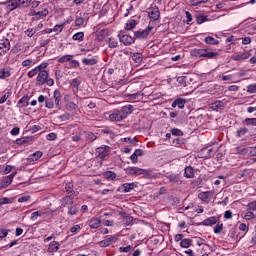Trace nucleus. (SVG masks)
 <instances>
[{"label": "nucleus", "instance_id": "12", "mask_svg": "<svg viewBox=\"0 0 256 256\" xmlns=\"http://www.w3.org/2000/svg\"><path fill=\"white\" fill-rule=\"evenodd\" d=\"M133 113V105H126L123 106L120 110V114L124 119H127L128 115H131Z\"/></svg>", "mask_w": 256, "mask_h": 256}, {"label": "nucleus", "instance_id": "21", "mask_svg": "<svg viewBox=\"0 0 256 256\" xmlns=\"http://www.w3.org/2000/svg\"><path fill=\"white\" fill-rule=\"evenodd\" d=\"M59 247H61V244L57 241H53L48 246L49 253H57L59 251Z\"/></svg>", "mask_w": 256, "mask_h": 256}, {"label": "nucleus", "instance_id": "33", "mask_svg": "<svg viewBox=\"0 0 256 256\" xmlns=\"http://www.w3.org/2000/svg\"><path fill=\"white\" fill-rule=\"evenodd\" d=\"M247 133H249V129L245 128V127H241L237 130L236 132V137H244V135H247Z\"/></svg>", "mask_w": 256, "mask_h": 256}, {"label": "nucleus", "instance_id": "34", "mask_svg": "<svg viewBox=\"0 0 256 256\" xmlns=\"http://www.w3.org/2000/svg\"><path fill=\"white\" fill-rule=\"evenodd\" d=\"M29 141H32L31 137L18 138L16 140V145H25V143H29Z\"/></svg>", "mask_w": 256, "mask_h": 256}, {"label": "nucleus", "instance_id": "15", "mask_svg": "<svg viewBox=\"0 0 256 256\" xmlns=\"http://www.w3.org/2000/svg\"><path fill=\"white\" fill-rule=\"evenodd\" d=\"M61 91L59 90H55L53 93V99H54V103L57 109H61V106L59 103H61Z\"/></svg>", "mask_w": 256, "mask_h": 256}, {"label": "nucleus", "instance_id": "8", "mask_svg": "<svg viewBox=\"0 0 256 256\" xmlns=\"http://www.w3.org/2000/svg\"><path fill=\"white\" fill-rule=\"evenodd\" d=\"M47 79H49V72L41 71L40 73H38V76L36 78L37 85H45Z\"/></svg>", "mask_w": 256, "mask_h": 256}, {"label": "nucleus", "instance_id": "40", "mask_svg": "<svg viewBox=\"0 0 256 256\" xmlns=\"http://www.w3.org/2000/svg\"><path fill=\"white\" fill-rule=\"evenodd\" d=\"M206 21H209V19H207V16H205V15L196 16V23L198 25H201V24L205 23Z\"/></svg>", "mask_w": 256, "mask_h": 256}, {"label": "nucleus", "instance_id": "52", "mask_svg": "<svg viewBox=\"0 0 256 256\" xmlns=\"http://www.w3.org/2000/svg\"><path fill=\"white\" fill-rule=\"evenodd\" d=\"M221 231H223V223L218 222L214 227V233L219 234Z\"/></svg>", "mask_w": 256, "mask_h": 256}, {"label": "nucleus", "instance_id": "54", "mask_svg": "<svg viewBox=\"0 0 256 256\" xmlns=\"http://www.w3.org/2000/svg\"><path fill=\"white\" fill-rule=\"evenodd\" d=\"M209 0H191L190 3L192 7H197V5H201V3H207Z\"/></svg>", "mask_w": 256, "mask_h": 256}, {"label": "nucleus", "instance_id": "45", "mask_svg": "<svg viewBox=\"0 0 256 256\" xmlns=\"http://www.w3.org/2000/svg\"><path fill=\"white\" fill-rule=\"evenodd\" d=\"M172 135H174L175 137H183V132L181 131V129L178 128H173L171 130Z\"/></svg>", "mask_w": 256, "mask_h": 256}, {"label": "nucleus", "instance_id": "28", "mask_svg": "<svg viewBox=\"0 0 256 256\" xmlns=\"http://www.w3.org/2000/svg\"><path fill=\"white\" fill-rule=\"evenodd\" d=\"M137 27V20L132 19L128 23H126L125 29L126 31H131Z\"/></svg>", "mask_w": 256, "mask_h": 256}, {"label": "nucleus", "instance_id": "64", "mask_svg": "<svg viewBox=\"0 0 256 256\" xmlns=\"http://www.w3.org/2000/svg\"><path fill=\"white\" fill-rule=\"evenodd\" d=\"M250 157H256V146L249 149Z\"/></svg>", "mask_w": 256, "mask_h": 256}, {"label": "nucleus", "instance_id": "42", "mask_svg": "<svg viewBox=\"0 0 256 256\" xmlns=\"http://www.w3.org/2000/svg\"><path fill=\"white\" fill-rule=\"evenodd\" d=\"M12 95V92L10 89L6 90V93L0 98V105H3L5 101H7V98Z\"/></svg>", "mask_w": 256, "mask_h": 256}, {"label": "nucleus", "instance_id": "36", "mask_svg": "<svg viewBox=\"0 0 256 256\" xmlns=\"http://www.w3.org/2000/svg\"><path fill=\"white\" fill-rule=\"evenodd\" d=\"M86 140L88 141V143H93V141H97V136L93 134V132H87Z\"/></svg>", "mask_w": 256, "mask_h": 256}, {"label": "nucleus", "instance_id": "56", "mask_svg": "<svg viewBox=\"0 0 256 256\" xmlns=\"http://www.w3.org/2000/svg\"><path fill=\"white\" fill-rule=\"evenodd\" d=\"M79 213V209L71 206L68 208V215H77Z\"/></svg>", "mask_w": 256, "mask_h": 256}, {"label": "nucleus", "instance_id": "13", "mask_svg": "<svg viewBox=\"0 0 256 256\" xmlns=\"http://www.w3.org/2000/svg\"><path fill=\"white\" fill-rule=\"evenodd\" d=\"M9 49H11V41H9V39L2 40L0 43V51H2L3 55H5Z\"/></svg>", "mask_w": 256, "mask_h": 256}, {"label": "nucleus", "instance_id": "19", "mask_svg": "<svg viewBox=\"0 0 256 256\" xmlns=\"http://www.w3.org/2000/svg\"><path fill=\"white\" fill-rule=\"evenodd\" d=\"M29 96H23L17 103V107L23 108V107H29V101H30Z\"/></svg>", "mask_w": 256, "mask_h": 256}, {"label": "nucleus", "instance_id": "43", "mask_svg": "<svg viewBox=\"0 0 256 256\" xmlns=\"http://www.w3.org/2000/svg\"><path fill=\"white\" fill-rule=\"evenodd\" d=\"M185 103H187V101L183 98L176 99V105L179 109H183L185 107Z\"/></svg>", "mask_w": 256, "mask_h": 256}, {"label": "nucleus", "instance_id": "35", "mask_svg": "<svg viewBox=\"0 0 256 256\" xmlns=\"http://www.w3.org/2000/svg\"><path fill=\"white\" fill-rule=\"evenodd\" d=\"M73 59V55H64L58 59V63H69Z\"/></svg>", "mask_w": 256, "mask_h": 256}, {"label": "nucleus", "instance_id": "48", "mask_svg": "<svg viewBox=\"0 0 256 256\" xmlns=\"http://www.w3.org/2000/svg\"><path fill=\"white\" fill-rule=\"evenodd\" d=\"M37 73H39V70L37 69V67H35L28 72L27 77H29V79H33V77H35Z\"/></svg>", "mask_w": 256, "mask_h": 256}, {"label": "nucleus", "instance_id": "58", "mask_svg": "<svg viewBox=\"0 0 256 256\" xmlns=\"http://www.w3.org/2000/svg\"><path fill=\"white\" fill-rule=\"evenodd\" d=\"M248 93H256V84H250L247 86Z\"/></svg>", "mask_w": 256, "mask_h": 256}, {"label": "nucleus", "instance_id": "38", "mask_svg": "<svg viewBox=\"0 0 256 256\" xmlns=\"http://www.w3.org/2000/svg\"><path fill=\"white\" fill-rule=\"evenodd\" d=\"M132 60L135 61L136 63H141L143 61V54H141V53H134L132 55Z\"/></svg>", "mask_w": 256, "mask_h": 256}, {"label": "nucleus", "instance_id": "31", "mask_svg": "<svg viewBox=\"0 0 256 256\" xmlns=\"http://www.w3.org/2000/svg\"><path fill=\"white\" fill-rule=\"evenodd\" d=\"M189 81V78L187 76H179L177 78V83L181 85L182 87H187V82Z\"/></svg>", "mask_w": 256, "mask_h": 256}, {"label": "nucleus", "instance_id": "23", "mask_svg": "<svg viewBox=\"0 0 256 256\" xmlns=\"http://www.w3.org/2000/svg\"><path fill=\"white\" fill-rule=\"evenodd\" d=\"M8 77H11V68L6 67L0 69V79H7Z\"/></svg>", "mask_w": 256, "mask_h": 256}, {"label": "nucleus", "instance_id": "26", "mask_svg": "<svg viewBox=\"0 0 256 256\" xmlns=\"http://www.w3.org/2000/svg\"><path fill=\"white\" fill-rule=\"evenodd\" d=\"M103 176L105 177V179H108V181H113L117 178V174L113 171H106L103 173Z\"/></svg>", "mask_w": 256, "mask_h": 256}, {"label": "nucleus", "instance_id": "24", "mask_svg": "<svg viewBox=\"0 0 256 256\" xmlns=\"http://www.w3.org/2000/svg\"><path fill=\"white\" fill-rule=\"evenodd\" d=\"M122 217H123V225H125V227L131 225V223H133V217L127 215V213H122Z\"/></svg>", "mask_w": 256, "mask_h": 256}, {"label": "nucleus", "instance_id": "49", "mask_svg": "<svg viewBox=\"0 0 256 256\" xmlns=\"http://www.w3.org/2000/svg\"><path fill=\"white\" fill-rule=\"evenodd\" d=\"M32 157V161H37L38 159H41V157H43V152L36 151L33 153Z\"/></svg>", "mask_w": 256, "mask_h": 256}, {"label": "nucleus", "instance_id": "50", "mask_svg": "<svg viewBox=\"0 0 256 256\" xmlns=\"http://www.w3.org/2000/svg\"><path fill=\"white\" fill-rule=\"evenodd\" d=\"M247 211H256V200L247 204Z\"/></svg>", "mask_w": 256, "mask_h": 256}, {"label": "nucleus", "instance_id": "41", "mask_svg": "<svg viewBox=\"0 0 256 256\" xmlns=\"http://www.w3.org/2000/svg\"><path fill=\"white\" fill-rule=\"evenodd\" d=\"M244 123L245 125L256 127V118H246Z\"/></svg>", "mask_w": 256, "mask_h": 256}, {"label": "nucleus", "instance_id": "61", "mask_svg": "<svg viewBox=\"0 0 256 256\" xmlns=\"http://www.w3.org/2000/svg\"><path fill=\"white\" fill-rule=\"evenodd\" d=\"M53 31H54L55 33H61V32L63 31V24H61V25H59V24L55 25L54 28H53Z\"/></svg>", "mask_w": 256, "mask_h": 256}, {"label": "nucleus", "instance_id": "55", "mask_svg": "<svg viewBox=\"0 0 256 256\" xmlns=\"http://www.w3.org/2000/svg\"><path fill=\"white\" fill-rule=\"evenodd\" d=\"M66 193L71 194L73 193V184L71 182H67L65 185Z\"/></svg>", "mask_w": 256, "mask_h": 256}, {"label": "nucleus", "instance_id": "57", "mask_svg": "<svg viewBox=\"0 0 256 256\" xmlns=\"http://www.w3.org/2000/svg\"><path fill=\"white\" fill-rule=\"evenodd\" d=\"M132 249V246L131 245H128L126 247H120L119 248V251L120 253H129Z\"/></svg>", "mask_w": 256, "mask_h": 256}, {"label": "nucleus", "instance_id": "62", "mask_svg": "<svg viewBox=\"0 0 256 256\" xmlns=\"http://www.w3.org/2000/svg\"><path fill=\"white\" fill-rule=\"evenodd\" d=\"M127 141L130 142L131 145H137V139L135 138H131V137L124 138V142L127 143Z\"/></svg>", "mask_w": 256, "mask_h": 256}, {"label": "nucleus", "instance_id": "5", "mask_svg": "<svg viewBox=\"0 0 256 256\" xmlns=\"http://www.w3.org/2000/svg\"><path fill=\"white\" fill-rule=\"evenodd\" d=\"M120 43H123V45L129 46L133 45L135 43V38L131 37L130 35L125 34V32H120L118 34Z\"/></svg>", "mask_w": 256, "mask_h": 256}, {"label": "nucleus", "instance_id": "30", "mask_svg": "<svg viewBox=\"0 0 256 256\" xmlns=\"http://www.w3.org/2000/svg\"><path fill=\"white\" fill-rule=\"evenodd\" d=\"M83 65H97L98 61L95 58H84L82 59Z\"/></svg>", "mask_w": 256, "mask_h": 256}, {"label": "nucleus", "instance_id": "9", "mask_svg": "<svg viewBox=\"0 0 256 256\" xmlns=\"http://www.w3.org/2000/svg\"><path fill=\"white\" fill-rule=\"evenodd\" d=\"M135 187H137V184H135L133 182L132 183H124L118 188V191H121L122 193H131V191H133V189H135Z\"/></svg>", "mask_w": 256, "mask_h": 256}, {"label": "nucleus", "instance_id": "10", "mask_svg": "<svg viewBox=\"0 0 256 256\" xmlns=\"http://www.w3.org/2000/svg\"><path fill=\"white\" fill-rule=\"evenodd\" d=\"M251 57V53L249 51H244L242 53L236 54L232 56L233 61H245Z\"/></svg>", "mask_w": 256, "mask_h": 256}, {"label": "nucleus", "instance_id": "1", "mask_svg": "<svg viewBox=\"0 0 256 256\" xmlns=\"http://www.w3.org/2000/svg\"><path fill=\"white\" fill-rule=\"evenodd\" d=\"M192 55L194 57L198 58H205V59H217L219 56V52H213L209 48H204V49H194L192 51Z\"/></svg>", "mask_w": 256, "mask_h": 256}, {"label": "nucleus", "instance_id": "16", "mask_svg": "<svg viewBox=\"0 0 256 256\" xmlns=\"http://www.w3.org/2000/svg\"><path fill=\"white\" fill-rule=\"evenodd\" d=\"M184 177H186V179H193V177H195V169L191 166H187L184 169Z\"/></svg>", "mask_w": 256, "mask_h": 256}, {"label": "nucleus", "instance_id": "22", "mask_svg": "<svg viewBox=\"0 0 256 256\" xmlns=\"http://www.w3.org/2000/svg\"><path fill=\"white\" fill-rule=\"evenodd\" d=\"M149 37L148 31L138 30L134 32V38L136 39H147Z\"/></svg>", "mask_w": 256, "mask_h": 256}, {"label": "nucleus", "instance_id": "37", "mask_svg": "<svg viewBox=\"0 0 256 256\" xmlns=\"http://www.w3.org/2000/svg\"><path fill=\"white\" fill-rule=\"evenodd\" d=\"M118 45H119V42L117 41V39L115 38L108 39V47H110V49H115V47H117Z\"/></svg>", "mask_w": 256, "mask_h": 256}, {"label": "nucleus", "instance_id": "14", "mask_svg": "<svg viewBox=\"0 0 256 256\" xmlns=\"http://www.w3.org/2000/svg\"><path fill=\"white\" fill-rule=\"evenodd\" d=\"M224 108H225V102L220 100H216L215 102L210 104V109H213V111H219Z\"/></svg>", "mask_w": 256, "mask_h": 256}, {"label": "nucleus", "instance_id": "7", "mask_svg": "<svg viewBox=\"0 0 256 256\" xmlns=\"http://www.w3.org/2000/svg\"><path fill=\"white\" fill-rule=\"evenodd\" d=\"M148 17L152 21H159V18L161 17V12L159 11V7L154 6L150 8V11L148 12Z\"/></svg>", "mask_w": 256, "mask_h": 256}, {"label": "nucleus", "instance_id": "63", "mask_svg": "<svg viewBox=\"0 0 256 256\" xmlns=\"http://www.w3.org/2000/svg\"><path fill=\"white\" fill-rule=\"evenodd\" d=\"M31 63H33L32 59H26L22 62V67H31Z\"/></svg>", "mask_w": 256, "mask_h": 256}, {"label": "nucleus", "instance_id": "18", "mask_svg": "<svg viewBox=\"0 0 256 256\" xmlns=\"http://www.w3.org/2000/svg\"><path fill=\"white\" fill-rule=\"evenodd\" d=\"M117 241V238L115 236H111L109 238H106L100 242V247H109L111 243H115Z\"/></svg>", "mask_w": 256, "mask_h": 256}, {"label": "nucleus", "instance_id": "59", "mask_svg": "<svg viewBox=\"0 0 256 256\" xmlns=\"http://www.w3.org/2000/svg\"><path fill=\"white\" fill-rule=\"evenodd\" d=\"M59 119H61V121H69V119H71V114L66 112V113L62 114L59 117Z\"/></svg>", "mask_w": 256, "mask_h": 256}, {"label": "nucleus", "instance_id": "17", "mask_svg": "<svg viewBox=\"0 0 256 256\" xmlns=\"http://www.w3.org/2000/svg\"><path fill=\"white\" fill-rule=\"evenodd\" d=\"M88 225L91 229H99L101 226V219L99 218H92L89 220Z\"/></svg>", "mask_w": 256, "mask_h": 256}, {"label": "nucleus", "instance_id": "60", "mask_svg": "<svg viewBox=\"0 0 256 256\" xmlns=\"http://www.w3.org/2000/svg\"><path fill=\"white\" fill-rule=\"evenodd\" d=\"M69 67L77 69V67H79V61H77V60H70L69 61Z\"/></svg>", "mask_w": 256, "mask_h": 256}, {"label": "nucleus", "instance_id": "3", "mask_svg": "<svg viewBox=\"0 0 256 256\" xmlns=\"http://www.w3.org/2000/svg\"><path fill=\"white\" fill-rule=\"evenodd\" d=\"M126 173L128 175H135V176L146 175L147 177H149V170H145L137 167H128L126 169Z\"/></svg>", "mask_w": 256, "mask_h": 256}, {"label": "nucleus", "instance_id": "39", "mask_svg": "<svg viewBox=\"0 0 256 256\" xmlns=\"http://www.w3.org/2000/svg\"><path fill=\"white\" fill-rule=\"evenodd\" d=\"M85 37V33L83 32H77L72 36L73 41H83V38Z\"/></svg>", "mask_w": 256, "mask_h": 256}, {"label": "nucleus", "instance_id": "25", "mask_svg": "<svg viewBox=\"0 0 256 256\" xmlns=\"http://www.w3.org/2000/svg\"><path fill=\"white\" fill-rule=\"evenodd\" d=\"M109 119L110 121H123L125 118H123L121 112L118 111L117 113L110 114Z\"/></svg>", "mask_w": 256, "mask_h": 256}, {"label": "nucleus", "instance_id": "32", "mask_svg": "<svg viewBox=\"0 0 256 256\" xmlns=\"http://www.w3.org/2000/svg\"><path fill=\"white\" fill-rule=\"evenodd\" d=\"M204 41L207 45H219V40H216L212 36H207Z\"/></svg>", "mask_w": 256, "mask_h": 256}, {"label": "nucleus", "instance_id": "6", "mask_svg": "<svg viewBox=\"0 0 256 256\" xmlns=\"http://www.w3.org/2000/svg\"><path fill=\"white\" fill-rule=\"evenodd\" d=\"M17 175V171L13 172L12 174L8 175L4 180L0 182V189H7L11 183H13V179Z\"/></svg>", "mask_w": 256, "mask_h": 256}, {"label": "nucleus", "instance_id": "2", "mask_svg": "<svg viewBox=\"0 0 256 256\" xmlns=\"http://www.w3.org/2000/svg\"><path fill=\"white\" fill-rule=\"evenodd\" d=\"M32 0H9L5 2L8 11H15L17 7H29Z\"/></svg>", "mask_w": 256, "mask_h": 256}, {"label": "nucleus", "instance_id": "11", "mask_svg": "<svg viewBox=\"0 0 256 256\" xmlns=\"http://www.w3.org/2000/svg\"><path fill=\"white\" fill-rule=\"evenodd\" d=\"M213 197V192L206 191V192H200L198 194V198H200L201 201H204V203H209Z\"/></svg>", "mask_w": 256, "mask_h": 256}, {"label": "nucleus", "instance_id": "53", "mask_svg": "<svg viewBox=\"0 0 256 256\" xmlns=\"http://www.w3.org/2000/svg\"><path fill=\"white\" fill-rule=\"evenodd\" d=\"M79 85H81V80H79L78 78H74L71 82V86L75 89H79Z\"/></svg>", "mask_w": 256, "mask_h": 256}, {"label": "nucleus", "instance_id": "29", "mask_svg": "<svg viewBox=\"0 0 256 256\" xmlns=\"http://www.w3.org/2000/svg\"><path fill=\"white\" fill-rule=\"evenodd\" d=\"M67 205H73V197L65 196L62 198V207H67Z\"/></svg>", "mask_w": 256, "mask_h": 256}, {"label": "nucleus", "instance_id": "27", "mask_svg": "<svg viewBox=\"0 0 256 256\" xmlns=\"http://www.w3.org/2000/svg\"><path fill=\"white\" fill-rule=\"evenodd\" d=\"M193 241H191V239L189 238H184L181 242H180V246L183 249H189V247L192 245Z\"/></svg>", "mask_w": 256, "mask_h": 256}, {"label": "nucleus", "instance_id": "4", "mask_svg": "<svg viewBox=\"0 0 256 256\" xmlns=\"http://www.w3.org/2000/svg\"><path fill=\"white\" fill-rule=\"evenodd\" d=\"M96 153L98 159H105V157L109 156V153H111V147L103 145L96 149Z\"/></svg>", "mask_w": 256, "mask_h": 256}, {"label": "nucleus", "instance_id": "51", "mask_svg": "<svg viewBox=\"0 0 256 256\" xmlns=\"http://www.w3.org/2000/svg\"><path fill=\"white\" fill-rule=\"evenodd\" d=\"M47 67H49V63H42L38 66H36V69L39 71V73H41V71H47L45 69H47Z\"/></svg>", "mask_w": 256, "mask_h": 256}, {"label": "nucleus", "instance_id": "20", "mask_svg": "<svg viewBox=\"0 0 256 256\" xmlns=\"http://www.w3.org/2000/svg\"><path fill=\"white\" fill-rule=\"evenodd\" d=\"M217 221H218L217 217L212 216L202 221V225H204L205 227H209L211 225H217Z\"/></svg>", "mask_w": 256, "mask_h": 256}, {"label": "nucleus", "instance_id": "46", "mask_svg": "<svg viewBox=\"0 0 256 256\" xmlns=\"http://www.w3.org/2000/svg\"><path fill=\"white\" fill-rule=\"evenodd\" d=\"M45 107L46 109H53V107H55V103L51 98L46 99Z\"/></svg>", "mask_w": 256, "mask_h": 256}, {"label": "nucleus", "instance_id": "44", "mask_svg": "<svg viewBox=\"0 0 256 256\" xmlns=\"http://www.w3.org/2000/svg\"><path fill=\"white\" fill-rule=\"evenodd\" d=\"M243 219H245L246 221H251V219H255V214L251 210H247Z\"/></svg>", "mask_w": 256, "mask_h": 256}, {"label": "nucleus", "instance_id": "47", "mask_svg": "<svg viewBox=\"0 0 256 256\" xmlns=\"http://www.w3.org/2000/svg\"><path fill=\"white\" fill-rule=\"evenodd\" d=\"M75 25H76V27H81L82 25H85V18L77 17L75 19Z\"/></svg>", "mask_w": 256, "mask_h": 256}]
</instances>
